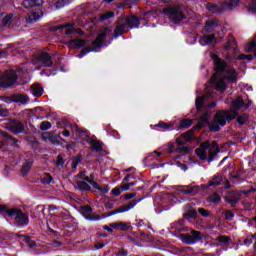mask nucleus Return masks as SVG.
<instances>
[{
  "label": "nucleus",
  "mask_w": 256,
  "mask_h": 256,
  "mask_svg": "<svg viewBox=\"0 0 256 256\" xmlns=\"http://www.w3.org/2000/svg\"><path fill=\"white\" fill-rule=\"evenodd\" d=\"M212 58L216 72L212 76L211 82L215 85L217 91H225L227 89V83H237V71L234 68L227 69V63L217 55H213Z\"/></svg>",
  "instance_id": "f257e3e1"
},
{
  "label": "nucleus",
  "mask_w": 256,
  "mask_h": 256,
  "mask_svg": "<svg viewBox=\"0 0 256 256\" xmlns=\"http://www.w3.org/2000/svg\"><path fill=\"white\" fill-rule=\"evenodd\" d=\"M244 105L243 99L238 97L232 102V107L229 111H218L214 117V123L210 125L211 131H219L220 126L223 127L227 121L235 119Z\"/></svg>",
  "instance_id": "f03ea898"
},
{
  "label": "nucleus",
  "mask_w": 256,
  "mask_h": 256,
  "mask_svg": "<svg viewBox=\"0 0 256 256\" xmlns=\"http://www.w3.org/2000/svg\"><path fill=\"white\" fill-rule=\"evenodd\" d=\"M219 153V146H217V142H213L212 144L209 142H203L198 149H196V155L202 161H205L208 157L209 163L213 161L215 155Z\"/></svg>",
  "instance_id": "7ed1b4c3"
},
{
  "label": "nucleus",
  "mask_w": 256,
  "mask_h": 256,
  "mask_svg": "<svg viewBox=\"0 0 256 256\" xmlns=\"http://www.w3.org/2000/svg\"><path fill=\"white\" fill-rule=\"evenodd\" d=\"M133 27H139V18L130 16L120 19L115 29L116 37L123 35V33H127V31H129V29H133Z\"/></svg>",
  "instance_id": "20e7f679"
},
{
  "label": "nucleus",
  "mask_w": 256,
  "mask_h": 256,
  "mask_svg": "<svg viewBox=\"0 0 256 256\" xmlns=\"http://www.w3.org/2000/svg\"><path fill=\"white\" fill-rule=\"evenodd\" d=\"M25 73H29V71L25 70V68H18L16 71H7L1 76L0 85H2V87H11V85H15L17 82L18 75H25Z\"/></svg>",
  "instance_id": "39448f33"
},
{
  "label": "nucleus",
  "mask_w": 256,
  "mask_h": 256,
  "mask_svg": "<svg viewBox=\"0 0 256 256\" xmlns=\"http://www.w3.org/2000/svg\"><path fill=\"white\" fill-rule=\"evenodd\" d=\"M110 33L111 31H109V28H105L104 31L100 33L97 36V38L92 42V49L87 48L85 50H82L81 53L78 55V58L83 59V57H85L87 53H91V51H95V49H99V47H101V45H103V43L105 42V38L107 37V35H109Z\"/></svg>",
  "instance_id": "423d86ee"
},
{
  "label": "nucleus",
  "mask_w": 256,
  "mask_h": 256,
  "mask_svg": "<svg viewBox=\"0 0 256 256\" xmlns=\"http://www.w3.org/2000/svg\"><path fill=\"white\" fill-rule=\"evenodd\" d=\"M32 63L36 66V69H41V67H51L53 59L48 53L39 52L33 56Z\"/></svg>",
  "instance_id": "0eeeda50"
},
{
  "label": "nucleus",
  "mask_w": 256,
  "mask_h": 256,
  "mask_svg": "<svg viewBox=\"0 0 256 256\" xmlns=\"http://www.w3.org/2000/svg\"><path fill=\"white\" fill-rule=\"evenodd\" d=\"M8 217L14 219L15 225H18L19 227L29 225V216H27L19 209H10L8 212Z\"/></svg>",
  "instance_id": "6e6552de"
},
{
  "label": "nucleus",
  "mask_w": 256,
  "mask_h": 256,
  "mask_svg": "<svg viewBox=\"0 0 256 256\" xmlns=\"http://www.w3.org/2000/svg\"><path fill=\"white\" fill-rule=\"evenodd\" d=\"M166 15H168L169 19L173 21V23H179L185 19V14L183 13V7L181 6H173L167 8L165 10Z\"/></svg>",
  "instance_id": "1a4fd4ad"
},
{
  "label": "nucleus",
  "mask_w": 256,
  "mask_h": 256,
  "mask_svg": "<svg viewBox=\"0 0 256 256\" xmlns=\"http://www.w3.org/2000/svg\"><path fill=\"white\" fill-rule=\"evenodd\" d=\"M203 239V234L197 230H191L188 234H181L180 240L182 243H186V245H195L198 241Z\"/></svg>",
  "instance_id": "9d476101"
},
{
  "label": "nucleus",
  "mask_w": 256,
  "mask_h": 256,
  "mask_svg": "<svg viewBox=\"0 0 256 256\" xmlns=\"http://www.w3.org/2000/svg\"><path fill=\"white\" fill-rule=\"evenodd\" d=\"M141 200H132L128 204L120 206L119 208L110 212V215H117V213H127V211H131L139 203Z\"/></svg>",
  "instance_id": "9b49d317"
},
{
  "label": "nucleus",
  "mask_w": 256,
  "mask_h": 256,
  "mask_svg": "<svg viewBox=\"0 0 256 256\" xmlns=\"http://www.w3.org/2000/svg\"><path fill=\"white\" fill-rule=\"evenodd\" d=\"M223 183H226L227 186L229 187V181H227V179L222 175H217V176H214L211 179V181L204 186V189H209V187H217L219 185H223Z\"/></svg>",
  "instance_id": "f8f14e48"
},
{
  "label": "nucleus",
  "mask_w": 256,
  "mask_h": 256,
  "mask_svg": "<svg viewBox=\"0 0 256 256\" xmlns=\"http://www.w3.org/2000/svg\"><path fill=\"white\" fill-rule=\"evenodd\" d=\"M6 129L14 133L15 135H19V133H23V129L25 126L21 122L18 121H11L10 123L6 124Z\"/></svg>",
  "instance_id": "ddd939ff"
},
{
  "label": "nucleus",
  "mask_w": 256,
  "mask_h": 256,
  "mask_svg": "<svg viewBox=\"0 0 256 256\" xmlns=\"http://www.w3.org/2000/svg\"><path fill=\"white\" fill-rule=\"evenodd\" d=\"M42 139L46 143H51L52 145H59V136L55 135L53 132H44L42 134Z\"/></svg>",
  "instance_id": "4468645a"
},
{
  "label": "nucleus",
  "mask_w": 256,
  "mask_h": 256,
  "mask_svg": "<svg viewBox=\"0 0 256 256\" xmlns=\"http://www.w3.org/2000/svg\"><path fill=\"white\" fill-rule=\"evenodd\" d=\"M85 181L92 185L94 189H97V191L100 192L101 195H105V193H109V186L108 185H103L100 186L96 181L90 179V178H85Z\"/></svg>",
  "instance_id": "2eb2a0df"
},
{
  "label": "nucleus",
  "mask_w": 256,
  "mask_h": 256,
  "mask_svg": "<svg viewBox=\"0 0 256 256\" xmlns=\"http://www.w3.org/2000/svg\"><path fill=\"white\" fill-rule=\"evenodd\" d=\"M191 140H193V131L189 130L177 138L176 143L181 147V145H185V143H189Z\"/></svg>",
  "instance_id": "dca6fc26"
},
{
  "label": "nucleus",
  "mask_w": 256,
  "mask_h": 256,
  "mask_svg": "<svg viewBox=\"0 0 256 256\" xmlns=\"http://www.w3.org/2000/svg\"><path fill=\"white\" fill-rule=\"evenodd\" d=\"M41 17H43V11L40 9L32 11L26 16V23H35V21H39Z\"/></svg>",
  "instance_id": "f3484780"
},
{
  "label": "nucleus",
  "mask_w": 256,
  "mask_h": 256,
  "mask_svg": "<svg viewBox=\"0 0 256 256\" xmlns=\"http://www.w3.org/2000/svg\"><path fill=\"white\" fill-rule=\"evenodd\" d=\"M219 25V22L215 19L208 20L203 29V33H211Z\"/></svg>",
  "instance_id": "a211bd4d"
},
{
  "label": "nucleus",
  "mask_w": 256,
  "mask_h": 256,
  "mask_svg": "<svg viewBox=\"0 0 256 256\" xmlns=\"http://www.w3.org/2000/svg\"><path fill=\"white\" fill-rule=\"evenodd\" d=\"M25 9H30L32 7H41L43 5V0H24L22 3Z\"/></svg>",
  "instance_id": "6ab92c4d"
},
{
  "label": "nucleus",
  "mask_w": 256,
  "mask_h": 256,
  "mask_svg": "<svg viewBox=\"0 0 256 256\" xmlns=\"http://www.w3.org/2000/svg\"><path fill=\"white\" fill-rule=\"evenodd\" d=\"M200 45L205 46L209 45V43H217V39L215 35H203L199 40Z\"/></svg>",
  "instance_id": "aec40b11"
},
{
  "label": "nucleus",
  "mask_w": 256,
  "mask_h": 256,
  "mask_svg": "<svg viewBox=\"0 0 256 256\" xmlns=\"http://www.w3.org/2000/svg\"><path fill=\"white\" fill-rule=\"evenodd\" d=\"M69 47H76V49H79L81 47L87 46V42L83 39L78 40H71L68 42Z\"/></svg>",
  "instance_id": "412c9836"
},
{
  "label": "nucleus",
  "mask_w": 256,
  "mask_h": 256,
  "mask_svg": "<svg viewBox=\"0 0 256 256\" xmlns=\"http://www.w3.org/2000/svg\"><path fill=\"white\" fill-rule=\"evenodd\" d=\"M110 227L112 229H117L118 231H127V229H129V224L123 222H116L110 224Z\"/></svg>",
  "instance_id": "4be33fe9"
},
{
  "label": "nucleus",
  "mask_w": 256,
  "mask_h": 256,
  "mask_svg": "<svg viewBox=\"0 0 256 256\" xmlns=\"http://www.w3.org/2000/svg\"><path fill=\"white\" fill-rule=\"evenodd\" d=\"M31 93L34 97H41L43 95V87L39 84H34L31 86Z\"/></svg>",
  "instance_id": "5701e85b"
},
{
  "label": "nucleus",
  "mask_w": 256,
  "mask_h": 256,
  "mask_svg": "<svg viewBox=\"0 0 256 256\" xmlns=\"http://www.w3.org/2000/svg\"><path fill=\"white\" fill-rule=\"evenodd\" d=\"M11 21H13V14L1 15L0 17V25H3V27L11 25Z\"/></svg>",
  "instance_id": "b1692460"
},
{
  "label": "nucleus",
  "mask_w": 256,
  "mask_h": 256,
  "mask_svg": "<svg viewBox=\"0 0 256 256\" xmlns=\"http://www.w3.org/2000/svg\"><path fill=\"white\" fill-rule=\"evenodd\" d=\"M13 101L15 103H22V105H25V103H27V101H29V96H27L25 94H18L16 96H14Z\"/></svg>",
  "instance_id": "393cba45"
},
{
  "label": "nucleus",
  "mask_w": 256,
  "mask_h": 256,
  "mask_svg": "<svg viewBox=\"0 0 256 256\" xmlns=\"http://www.w3.org/2000/svg\"><path fill=\"white\" fill-rule=\"evenodd\" d=\"M71 131H73L74 133L78 134V135H83L87 134V131L83 128H79V126H77V124H71L70 126Z\"/></svg>",
  "instance_id": "a878e982"
},
{
  "label": "nucleus",
  "mask_w": 256,
  "mask_h": 256,
  "mask_svg": "<svg viewBox=\"0 0 256 256\" xmlns=\"http://www.w3.org/2000/svg\"><path fill=\"white\" fill-rule=\"evenodd\" d=\"M184 193L186 195H197V193H199V186H192L190 188H186L184 189Z\"/></svg>",
  "instance_id": "bb28decb"
},
{
  "label": "nucleus",
  "mask_w": 256,
  "mask_h": 256,
  "mask_svg": "<svg viewBox=\"0 0 256 256\" xmlns=\"http://www.w3.org/2000/svg\"><path fill=\"white\" fill-rule=\"evenodd\" d=\"M205 99H207V96H202V97L196 98V109H197V111H201V109H203Z\"/></svg>",
  "instance_id": "cd10ccee"
},
{
  "label": "nucleus",
  "mask_w": 256,
  "mask_h": 256,
  "mask_svg": "<svg viewBox=\"0 0 256 256\" xmlns=\"http://www.w3.org/2000/svg\"><path fill=\"white\" fill-rule=\"evenodd\" d=\"M193 125V121L191 119H184L181 120L179 129H188V127H191Z\"/></svg>",
  "instance_id": "c85d7f7f"
},
{
  "label": "nucleus",
  "mask_w": 256,
  "mask_h": 256,
  "mask_svg": "<svg viewBox=\"0 0 256 256\" xmlns=\"http://www.w3.org/2000/svg\"><path fill=\"white\" fill-rule=\"evenodd\" d=\"M76 184L81 191H91V186H89V184H87L85 181H78Z\"/></svg>",
  "instance_id": "c756f323"
},
{
  "label": "nucleus",
  "mask_w": 256,
  "mask_h": 256,
  "mask_svg": "<svg viewBox=\"0 0 256 256\" xmlns=\"http://www.w3.org/2000/svg\"><path fill=\"white\" fill-rule=\"evenodd\" d=\"M31 167H33V163L31 161L26 162L25 165L22 167V174L27 175L29 171H31Z\"/></svg>",
  "instance_id": "7c9ffc66"
},
{
  "label": "nucleus",
  "mask_w": 256,
  "mask_h": 256,
  "mask_svg": "<svg viewBox=\"0 0 256 256\" xmlns=\"http://www.w3.org/2000/svg\"><path fill=\"white\" fill-rule=\"evenodd\" d=\"M91 147H92V149H94V151H101L103 149L101 142H99L97 140L91 141Z\"/></svg>",
  "instance_id": "2f4dec72"
},
{
  "label": "nucleus",
  "mask_w": 256,
  "mask_h": 256,
  "mask_svg": "<svg viewBox=\"0 0 256 256\" xmlns=\"http://www.w3.org/2000/svg\"><path fill=\"white\" fill-rule=\"evenodd\" d=\"M208 201H210V203H219V201H221V196L217 193H213L208 197Z\"/></svg>",
  "instance_id": "473e14b6"
},
{
  "label": "nucleus",
  "mask_w": 256,
  "mask_h": 256,
  "mask_svg": "<svg viewBox=\"0 0 256 256\" xmlns=\"http://www.w3.org/2000/svg\"><path fill=\"white\" fill-rule=\"evenodd\" d=\"M184 217L186 219H195L197 217V210L195 209H190L185 215Z\"/></svg>",
  "instance_id": "72a5a7b5"
},
{
  "label": "nucleus",
  "mask_w": 256,
  "mask_h": 256,
  "mask_svg": "<svg viewBox=\"0 0 256 256\" xmlns=\"http://www.w3.org/2000/svg\"><path fill=\"white\" fill-rule=\"evenodd\" d=\"M41 181L44 185H49L53 181V177L50 174H43Z\"/></svg>",
  "instance_id": "f704fd0d"
},
{
  "label": "nucleus",
  "mask_w": 256,
  "mask_h": 256,
  "mask_svg": "<svg viewBox=\"0 0 256 256\" xmlns=\"http://www.w3.org/2000/svg\"><path fill=\"white\" fill-rule=\"evenodd\" d=\"M239 125H245L249 121V116L247 114H242L237 118Z\"/></svg>",
  "instance_id": "c9c22d12"
},
{
  "label": "nucleus",
  "mask_w": 256,
  "mask_h": 256,
  "mask_svg": "<svg viewBox=\"0 0 256 256\" xmlns=\"http://www.w3.org/2000/svg\"><path fill=\"white\" fill-rule=\"evenodd\" d=\"M223 215L227 221H233V217H235V214L231 210L224 211Z\"/></svg>",
  "instance_id": "e433bc0d"
},
{
  "label": "nucleus",
  "mask_w": 256,
  "mask_h": 256,
  "mask_svg": "<svg viewBox=\"0 0 256 256\" xmlns=\"http://www.w3.org/2000/svg\"><path fill=\"white\" fill-rule=\"evenodd\" d=\"M40 129H41V131H47L48 129H51V122H49V121H43V122L40 124Z\"/></svg>",
  "instance_id": "4c0bfd02"
},
{
  "label": "nucleus",
  "mask_w": 256,
  "mask_h": 256,
  "mask_svg": "<svg viewBox=\"0 0 256 256\" xmlns=\"http://www.w3.org/2000/svg\"><path fill=\"white\" fill-rule=\"evenodd\" d=\"M241 199V197L239 195L235 196V197H231L228 200V203H230V205H232V207H235V205H237V203H239V200Z\"/></svg>",
  "instance_id": "58836bf2"
},
{
  "label": "nucleus",
  "mask_w": 256,
  "mask_h": 256,
  "mask_svg": "<svg viewBox=\"0 0 256 256\" xmlns=\"http://www.w3.org/2000/svg\"><path fill=\"white\" fill-rule=\"evenodd\" d=\"M217 241H219V243H222L223 245H227V243L231 241V238H229L228 236H219L217 238Z\"/></svg>",
  "instance_id": "ea45409f"
},
{
  "label": "nucleus",
  "mask_w": 256,
  "mask_h": 256,
  "mask_svg": "<svg viewBox=\"0 0 256 256\" xmlns=\"http://www.w3.org/2000/svg\"><path fill=\"white\" fill-rule=\"evenodd\" d=\"M69 0H57L56 7L57 9H61V7H65V5H68Z\"/></svg>",
  "instance_id": "a19ab883"
},
{
  "label": "nucleus",
  "mask_w": 256,
  "mask_h": 256,
  "mask_svg": "<svg viewBox=\"0 0 256 256\" xmlns=\"http://www.w3.org/2000/svg\"><path fill=\"white\" fill-rule=\"evenodd\" d=\"M1 135H2L3 138L6 139V141H13V143H17V139L12 138L11 136H9V134H7V132L2 131Z\"/></svg>",
  "instance_id": "79ce46f5"
},
{
  "label": "nucleus",
  "mask_w": 256,
  "mask_h": 256,
  "mask_svg": "<svg viewBox=\"0 0 256 256\" xmlns=\"http://www.w3.org/2000/svg\"><path fill=\"white\" fill-rule=\"evenodd\" d=\"M247 53H251V51H256V41L253 40L246 49Z\"/></svg>",
  "instance_id": "37998d69"
},
{
  "label": "nucleus",
  "mask_w": 256,
  "mask_h": 256,
  "mask_svg": "<svg viewBox=\"0 0 256 256\" xmlns=\"http://www.w3.org/2000/svg\"><path fill=\"white\" fill-rule=\"evenodd\" d=\"M206 9H208V11H210L211 13H217L218 11L217 6L211 3L207 4Z\"/></svg>",
  "instance_id": "c03bdc74"
},
{
  "label": "nucleus",
  "mask_w": 256,
  "mask_h": 256,
  "mask_svg": "<svg viewBox=\"0 0 256 256\" xmlns=\"http://www.w3.org/2000/svg\"><path fill=\"white\" fill-rule=\"evenodd\" d=\"M115 13L114 12H107L105 14L101 15V21H105L107 19H111V17H114Z\"/></svg>",
  "instance_id": "a18cd8bd"
},
{
  "label": "nucleus",
  "mask_w": 256,
  "mask_h": 256,
  "mask_svg": "<svg viewBox=\"0 0 256 256\" xmlns=\"http://www.w3.org/2000/svg\"><path fill=\"white\" fill-rule=\"evenodd\" d=\"M227 7H237L239 5V0H230V2H224Z\"/></svg>",
  "instance_id": "49530a36"
},
{
  "label": "nucleus",
  "mask_w": 256,
  "mask_h": 256,
  "mask_svg": "<svg viewBox=\"0 0 256 256\" xmlns=\"http://www.w3.org/2000/svg\"><path fill=\"white\" fill-rule=\"evenodd\" d=\"M253 243V238L251 237V234H248L246 239H244V245H246V247L251 246V244Z\"/></svg>",
  "instance_id": "de8ad7c7"
},
{
  "label": "nucleus",
  "mask_w": 256,
  "mask_h": 256,
  "mask_svg": "<svg viewBox=\"0 0 256 256\" xmlns=\"http://www.w3.org/2000/svg\"><path fill=\"white\" fill-rule=\"evenodd\" d=\"M87 219H89L90 221H101V216L97 214H89Z\"/></svg>",
  "instance_id": "09e8293b"
},
{
  "label": "nucleus",
  "mask_w": 256,
  "mask_h": 256,
  "mask_svg": "<svg viewBox=\"0 0 256 256\" xmlns=\"http://www.w3.org/2000/svg\"><path fill=\"white\" fill-rule=\"evenodd\" d=\"M237 59H239L240 61H243L245 59H247L248 61H253V56L252 55H245V54H242V55H239L237 57Z\"/></svg>",
  "instance_id": "8fccbe9b"
},
{
  "label": "nucleus",
  "mask_w": 256,
  "mask_h": 256,
  "mask_svg": "<svg viewBox=\"0 0 256 256\" xmlns=\"http://www.w3.org/2000/svg\"><path fill=\"white\" fill-rule=\"evenodd\" d=\"M198 213H200L202 217H209L211 215V212L205 210L204 208H199Z\"/></svg>",
  "instance_id": "3c124183"
},
{
  "label": "nucleus",
  "mask_w": 256,
  "mask_h": 256,
  "mask_svg": "<svg viewBox=\"0 0 256 256\" xmlns=\"http://www.w3.org/2000/svg\"><path fill=\"white\" fill-rule=\"evenodd\" d=\"M7 115H9V111L3 105H0V116L7 117Z\"/></svg>",
  "instance_id": "603ef678"
},
{
  "label": "nucleus",
  "mask_w": 256,
  "mask_h": 256,
  "mask_svg": "<svg viewBox=\"0 0 256 256\" xmlns=\"http://www.w3.org/2000/svg\"><path fill=\"white\" fill-rule=\"evenodd\" d=\"M166 153H175V144L173 143H169L168 144V148H166Z\"/></svg>",
  "instance_id": "864d4df0"
},
{
  "label": "nucleus",
  "mask_w": 256,
  "mask_h": 256,
  "mask_svg": "<svg viewBox=\"0 0 256 256\" xmlns=\"http://www.w3.org/2000/svg\"><path fill=\"white\" fill-rule=\"evenodd\" d=\"M0 214L1 215H9V209H7V206L0 205Z\"/></svg>",
  "instance_id": "5fc2aeb1"
},
{
  "label": "nucleus",
  "mask_w": 256,
  "mask_h": 256,
  "mask_svg": "<svg viewBox=\"0 0 256 256\" xmlns=\"http://www.w3.org/2000/svg\"><path fill=\"white\" fill-rule=\"evenodd\" d=\"M176 153H189V149L185 146L178 147Z\"/></svg>",
  "instance_id": "6e6d98bb"
},
{
  "label": "nucleus",
  "mask_w": 256,
  "mask_h": 256,
  "mask_svg": "<svg viewBox=\"0 0 256 256\" xmlns=\"http://www.w3.org/2000/svg\"><path fill=\"white\" fill-rule=\"evenodd\" d=\"M93 211V208L91 206L86 205L82 207V213H91Z\"/></svg>",
  "instance_id": "4d7b16f0"
},
{
  "label": "nucleus",
  "mask_w": 256,
  "mask_h": 256,
  "mask_svg": "<svg viewBox=\"0 0 256 256\" xmlns=\"http://www.w3.org/2000/svg\"><path fill=\"white\" fill-rule=\"evenodd\" d=\"M112 195H114V197H119V195H121V188L112 189Z\"/></svg>",
  "instance_id": "13d9d810"
},
{
  "label": "nucleus",
  "mask_w": 256,
  "mask_h": 256,
  "mask_svg": "<svg viewBox=\"0 0 256 256\" xmlns=\"http://www.w3.org/2000/svg\"><path fill=\"white\" fill-rule=\"evenodd\" d=\"M120 189H122V191H129V184L127 182H122L120 185Z\"/></svg>",
  "instance_id": "bf43d9fd"
},
{
  "label": "nucleus",
  "mask_w": 256,
  "mask_h": 256,
  "mask_svg": "<svg viewBox=\"0 0 256 256\" xmlns=\"http://www.w3.org/2000/svg\"><path fill=\"white\" fill-rule=\"evenodd\" d=\"M158 127H161V129H169V127H171V124H167V123H164V122H159Z\"/></svg>",
  "instance_id": "052dcab7"
},
{
  "label": "nucleus",
  "mask_w": 256,
  "mask_h": 256,
  "mask_svg": "<svg viewBox=\"0 0 256 256\" xmlns=\"http://www.w3.org/2000/svg\"><path fill=\"white\" fill-rule=\"evenodd\" d=\"M135 193H130V194H124L123 195V198L126 200V201H129V199H133V197H135Z\"/></svg>",
  "instance_id": "680f3d73"
},
{
  "label": "nucleus",
  "mask_w": 256,
  "mask_h": 256,
  "mask_svg": "<svg viewBox=\"0 0 256 256\" xmlns=\"http://www.w3.org/2000/svg\"><path fill=\"white\" fill-rule=\"evenodd\" d=\"M72 33H75V28H67L66 29V35H71Z\"/></svg>",
  "instance_id": "e2e57ef3"
},
{
  "label": "nucleus",
  "mask_w": 256,
  "mask_h": 256,
  "mask_svg": "<svg viewBox=\"0 0 256 256\" xmlns=\"http://www.w3.org/2000/svg\"><path fill=\"white\" fill-rule=\"evenodd\" d=\"M250 237L252 238V242L254 241V249H256V233L250 234Z\"/></svg>",
  "instance_id": "0e129e2a"
},
{
  "label": "nucleus",
  "mask_w": 256,
  "mask_h": 256,
  "mask_svg": "<svg viewBox=\"0 0 256 256\" xmlns=\"http://www.w3.org/2000/svg\"><path fill=\"white\" fill-rule=\"evenodd\" d=\"M62 135H63L64 137H69V136L71 135V132H70L69 130L65 129V130L62 132Z\"/></svg>",
  "instance_id": "69168bd1"
},
{
  "label": "nucleus",
  "mask_w": 256,
  "mask_h": 256,
  "mask_svg": "<svg viewBox=\"0 0 256 256\" xmlns=\"http://www.w3.org/2000/svg\"><path fill=\"white\" fill-rule=\"evenodd\" d=\"M127 255V251L125 250H120L117 254V256H126Z\"/></svg>",
  "instance_id": "338daca9"
},
{
  "label": "nucleus",
  "mask_w": 256,
  "mask_h": 256,
  "mask_svg": "<svg viewBox=\"0 0 256 256\" xmlns=\"http://www.w3.org/2000/svg\"><path fill=\"white\" fill-rule=\"evenodd\" d=\"M250 9L256 13V0L251 4Z\"/></svg>",
  "instance_id": "774afa93"
}]
</instances>
